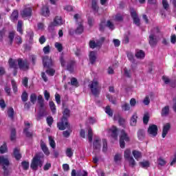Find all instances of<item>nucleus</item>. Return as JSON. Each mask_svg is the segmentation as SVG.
Here are the masks:
<instances>
[{
	"label": "nucleus",
	"mask_w": 176,
	"mask_h": 176,
	"mask_svg": "<svg viewBox=\"0 0 176 176\" xmlns=\"http://www.w3.org/2000/svg\"><path fill=\"white\" fill-rule=\"evenodd\" d=\"M159 32L157 28H155L153 32L149 36V43L151 46H155L157 43V38H156V33Z\"/></svg>",
	"instance_id": "6e6552de"
},
{
	"label": "nucleus",
	"mask_w": 176,
	"mask_h": 176,
	"mask_svg": "<svg viewBox=\"0 0 176 176\" xmlns=\"http://www.w3.org/2000/svg\"><path fill=\"white\" fill-rule=\"evenodd\" d=\"M56 49H57L58 52H63V44L60 43H55L54 45Z\"/></svg>",
	"instance_id": "79ce46f5"
},
{
	"label": "nucleus",
	"mask_w": 176,
	"mask_h": 176,
	"mask_svg": "<svg viewBox=\"0 0 176 176\" xmlns=\"http://www.w3.org/2000/svg\"><path fill=\"white\" fill-rule=\"evenodd\" d=\"M145 137V131L143 129H140L138 131V138L139 140H144V138Z\"/></svg>",
	"instance_id": "c85d7f7f"
},
{
	"label": "nucleus",
	"mask_w": 176,
	"mask_h": 176,
	"mask_svg": "<svg viewBox=\"0 0 176 176\" xmlns=\"http://www.w3.org/2000/svg\"><path fill=\"white\" fill-rule=\"evenodd\" d=\"M55 72H56V71L53 69H48L47 70H46V73L50 76H53V75H54Z\"/></svg>",
	"instance_id": "bf43d9fd"
},
{
	"label": "nucleus",
	"mask_w": 176,
	"mask_h": 176,
	"mask_svg": "<svg viewBox=\"0 0 176 176\" xmlns=\"http://www.w3.org/2000/svg\"><path fill=\"white\" fill-rule=\"evenodd\" d=\"M71 133H72V131L71 129L63 131V137L68 138V137H69V135H71Z\"/></svg>",
	"instance_id": "5fc2aeb1"
},
{
	"label": "nucleus",
	"mask_w": 176,
	"mask_h": 176,
	"mask_svg": "<svg viewBox=\"0 0 176 176\" xmlns=\"http://www.w3.org/2000/svg\"><path fill=\"white\" fill-rule=\"evenodd\" d=\"M14 114V111L13 110V108L8 109V115L9 118H10L11 119H13Z\"/></svg>",
	"instance_id": "864d4df0"
},
{
	"label": "nucleus",
	"mask_w": 176,
	"mask_h": 176,
	"mask_svg": "<svg viewBox=\"0 0 176 176\" xmlns=\"http://www.w3.org/2000/svg\"><path fill=\"white\" fill-rule=\"evenodd\" d=\"M41 147L43 152L45 153V155H46V156H49V155H50V151H49V148H47V146H46L45 142L41 141Z\"/></svg>",
	"instance_id": "6ab92c4d"
},
{
	"label": "nucleus",
	"mask_w": 176,
	"mask_h": 176,
	"mask_svg": "<svg viewBox=\"0 0 176 176\" xmlns=\"http://www.w3.org/2000/svg\"><path fill=\"white\" fill-rule=\"evenodd\" d=\"M30 127H31V124L28 122H25L23 133L26 135V137H32V133L28 132V129H30Z\"/></svg>",
	"instance_id": "dca6fc26"
},
{
	"label": "nucleus",
	"mask_w": 176,
	"mask_h": 176,
	"mask_svg": "<svg viewBox=\"0 0 176 176\" xmlns=\"http://www.w3.org/2000/svg\"><path fill=\"white\" fill-rule=\"evenodd\" d=\"M31 13H32V8L27 7L21 12V14L23 19H25V17H30Z\"/></svg>",
	"instance_id": "4468645a"
},
{
	"label": "nucleus",
	"mask_w": 176,
	"mask_h": 176,
	"mask_svg": "<svg viewBox=\"0 0 176 176\" xmlns=\"http://www.w3.org/2000/svg\"><path fill=\"white\" fill-rule=\"evenodd\" d=\"M157 163H158L159 166H166V164L167 162H166V160H164V159L160 157L157 160Z\"/></svg>",
	"instance_id": "3c124183"
},
{
	"label": "nucleus",
	"mask_w": 176,
	"mask_h": 176,
	"mask_svg": "<svg viewBox=\"0 0 176 176\" xmlns=\"http://www.w3.org/2000/svg\"><path fill=\"white\" fill-rule=\"evenodd\" d=\"M17 19H19V12L17 10H14L10 16V19L12 21H16Z\"/></svg>",
	"instance_id": "a878e982"
},
{
	"label": "nucleus",
	"mask_w": 176,
	"mask_h": 176,
	"mask_svg": "<svg viewBox=\"0 0 176 176\" xmlns=\"http://www.w3.org/2000/svg\"><path fill=\"white\" fill-rule=\"evenodd\" d=\"M0 166H2L4 170V175L7 176L9 174L8 168L9 167V159L6 156H0Z\"/></svg>",
	"instance_id": "20e7f679"
},
{
	"label": "nucleus",
	"mask_w": 176,
	"mask_h": 176,
	"mask_svg": "<svg viewBox=\"0 0 176 176\" xmlns=\"http://www.w3.org/2000/svg\"><path fill=\"white\" fill-rule=\"evenodd\" d=\"M17 63L20 69H22V71H27V69H28L30 67V63H28V60H23L21 59H19L17 61L16 60L10 59L9 65L10 68H14V69H17L18 68Z\"/></svg>",
	"instance_id": "f257e3e1"
},
{
	"label": "nucleus",
	"mask_w": 176,
	"mask_h": 176,
	"mask_svg": "<svg viewBox=\"0 0 176 176\" xmlns=\"http://www.w3.org/2000/svg\"><path fill=\"white\" fill-rule=\"evenodd\" d=\"M47 122L48 125L52 126V124H53V117H52V116L47 117Z\"/></svg>",
	"instance_id": "338daca9"
},
{
	"label": "nucleus",
	"mask_w": 176,
	"mask_h": 176,
	"mask_svg": "<svg viewBox=\"0 0 176 176\" xmlns=\"http://www.w3.org/2000/svg\"><path fill=\"white\" fill-rule=\"evenodd\" d=\"M104 111L109 116H113V112L109 106H107L104 109Z\"/></svg>",
	"instance_id": "72a5a7b5"
},
{
	"label": "nucleus",
	"mask_w": 176,
	"mask_h": 176,
	"mask_svg": "<svg viewBox=\"0 0 176 176\" xmlns=\"http://www.w3.org/2000/svg\"><path fill=\"white\" fill-rule=\"evenodd\" d=\"M113 19L115 20V21H122V20H123V15L122 14H117L113 17Z\"/></svg>",
	"instance_id": "e433bc0d"
},
{
	"label": "nucleus",
	"mask_w": 176,
	"mask_h": 176,
	"mask_svg": "<svg viewBox=\"0 0 176 176\" xmlns=\"http://www.w3.org/2000/svg\"><path fill=\"white\" fill-rule=\"evenodd\" d=\"M122 160V154H116L114 156V162L115 163H119Z\"/></svg>",
	"instance_id": "4c0bfd02"
},
{
	"label": "nucleus",
	"mask_w": 176,
	"mask_h": 176,
	"mask_svg": "<svg viewBox=\"0 0 176 176\" xmlns=\"http://www.w3.org/2000/svg\"><path fill=\"white\" fill-rule=\"evenodd\" d=\"M129 103L131 107H135V105L137 104V100H135V98H131Z\"/></svg>",
	"instance_id": "774afa93"
},
{
	"label": "nucleus",
	"mask_w": 176,
	"mask_h": 176,
	"mask_svg": "<svg viewBox=\"0 0 176 176\" xmlns=\"http://www.w3.org/2000/svg\"><path fill=\"white\" fill-rule=\"evenodd\" d=\"M151 102V99L149 98V96H146L144 99L143 100V103L144 105H149V103Z\"/></svg>",
	"instance_id": "680f3d73"
},
{
	"label": "nucleus",
	"mask_w": 176,
	"mask_h": 176,
	"mask_svg": "<svg viewBox=\"0 0 176 176\" xmlns=\"http://www.w3.org/2000/svg\"><path fill=\"white\" fill-rule=\"evenodd\" d=\"M71 83L72 86H76V87H78V80H76V78H72Z\"/></svg>",
	"instance_id": "69168bd1"
},
{
	"label": "nucleus",
	"mask_w": 176,
	"mask_h": 176,
	"mask_svg": "<svg viewBox=\"0 0 176 176\" xmlns=\"http://www.w3.org/2000/svg\"><path fill=\"white\" fill-rule=\"evenodd\" d=\"M43 64L44 68H50V67L53 65V60H52V58H49V56H45L43 58Z\"/></svg>",
	"instance_id": "ddd939ff"
},
{
	"label": "nucleus",
	"mask_w": 176,
	"mask_h": 176,
	"mask_svg": "<svg viewBox=\"0 0 176 176\" xmlns=\"http://www.w3.org/2000/svg\"><path fill=\"white\" fill-rule=\"evenodd\" d=\"M43 51L45 53V54H49L50 53V46L47 45V46L44 47L43 49Z\"/></svg>",
	"instance_id": "4d7b16f0"
},
{
	"label": "nucleus",
	"mask_w": 176,
	"mask_h": 176,
	"mask_svg": "<svg viewBox=\"0 0 176 176\" xmlns=\"http://www.w3.org/2000/svg\"><path fill=\"white\" fill-rule=\"evenodd\" d=\"M43 157L45 155L42 153L36 154L34 157L30 167L32 170H38V167H41L43 165Z\"/></svg>",
	"instance_id": "f03ea898"
},
{
	"label": "nucleus",
	"mask_w": 176,
	"mask_h": 176,
	"mask_svg": "<svg viewBox=\"0 0 176 176\" xmlns=\"http://www.w3.org/2000/svg\"><path fill=\"white\" fill-rule=\"evenodd\" d=\"M131 16L133 20L134 24H135V25H140V18L137 14V11H135V10L133 8L131 9Z\"/></svg>",
	"instance_id": "f8f14e48"
},
{
	"label": "nucleus",
	"mask_w": 176,
	"mask_h": 176,
	"mask_svg": "<svg viewBox=\"0 0 176 176\" xmlns=\"http://www.w3.org/2000/svg\"><path fill=\"white\" fill-rule=\"evenodd\" d=\"M75 32L76 34H82V32H83V25L81 23L78 24Z\"/></svg>",
	"instance_id": "f704fd0d"
},
{
	"label": "nucleus",
	"mask_w": 176,
	"mask_h": 176,
	"mask_svg": "<svg viewBox=\"0 0 176 176\" xmlns=\"http://www.w3.org/2000/svg\"><path fill=\"white\" fill-rule=\"evenodd\" d=\"M148 133L151 137H156L157 135V126L155 124L150 125L148 129Z\"/></svg>",
	"instance_id": "9b49d317"
},
{
	"label": "nucleus",
	"mask_w": 176,
	"mask_h": 176,
	"mask_svg": "<svg viewBox=\"0 0 176 176\" xmlns=\"http://www.w3.org/2000/svg\"><path fill=\"white\" fill-rule=\"evenodd\" d=\"M50 14V11H49V8L47 6L43 7L41 10V14H43V16H45L46 17L49 16Z\"/></svg>",
	"instance_id": "cd10ccee"
},
{
	"label": "nucleus",
	"mask_w": 176,
	"mask_h": 176,
	"mask_svg": "<svg viewBox=\"0 0 176 176\" xmlns=\"http://www.w3.org/2000/svg\"><path fill=\"white\" fill-rule=\"evenodd\" d=\"M94 96H98L100 94V87L98 86V81L94 80L91 84L89 85Z\"/></svg>",
	"instance_id": "423d86ee"
},
{
	"label": "nucleus",
	"mask_w": 176,
	"mask_h": 176,
	"mask_svg": "<svg viewBox=\"0 0 176 176\" xmlns=\"http://www.w3.org/2000/svg\"><path fill=\"white\" fill-rule=\"evenodd\" d=\"M125 142H129L130 141V138L129 137V135L126 133L124 131H121V135L120 137V148H124Z\"/></svg>",
	"instance_id": "0eeeda50"
},
{
	"label": "nucleus",
	"mask_w": 176,
	"mask_h": 176,
	"mask_svg": "<svg viewBox=\"0 0 176 176\" xmlns=\"http://www.w3.org/2000/svg\"><path fill=\"white\" fill-rule=\"evenodd\" d=\"M137 119H138V116H137V115L135 113L133 114L130 120L131 126H136L137 125Z\"/></svg>",
	"instance_id": "5701e85b"
},
{
	"label": "nucleus",
	"mask_w": 176,
	"mask_h": 176,
	"mask_svg": "<svg viewBox=\"0 0 176 176\" xmlns=\"http://www.w3.org/2000/svg\"><path fill=\"white\" fill-rule=\"evenodd\" d=\"M30 101L32 104H35V102H36V95L35 94H32L30 96Z\"/></svg>",
	"instance_id": "13d9d810"
},
{
	"label": "nucleus",
	"mask_w": 176,
	"mask_h": 176,
	"mask_svg": "<svg viewBox=\"0 0 176 176\" xmlns=\"http://www.w3.org/2000/svg\"><path fill=\"white\" fill-rule=\"evenodd\" d=\"M108 151V144L107 143V140H102V152H107Z\"/></svg>",
	"instance_id": "c9c22d12"
},
{
	"label": "nucleus",
	"mask_w": 176,
	"mask_h": 176,
	"mask_svg": "<svg viewBox=\"0 0 176 176\" xmlns=\"http://www.w3.org/2000/svg\"><path fill=\"white\" fill-rule=\"evenodd\" d=\"M149 122V114L145 113L143 117V123L144 124H148V122Z\"/></svg>",
	"instance_id": "de8ad7c7"
},
{
	"label": "nucleus",
	"mask_w": 176,
	"mask_h": 176,
	"mask_svg": "<svg viewBox=\"0 0 176 176\" xmlns=\"http://www.w3.org/2000/svg\"><path fill=\"white\" fill-rule=\"evenodd\" d=\"M124 157L126 162H128L129 163V166H131V167H134V166H135V160L131 156V151H130V149H126L124 152Z\"/></svg>",
	"instance_id": "39448f33"
},
{
	"label": "nucleus",
	"mask_w": 176,
	"mask_h": 176,
	"mask_svg": "<svg viewBox=\"0 0 176 176\" xmlns=\"http://www.w3.org/2000/svg\"><path fill=\"white\" fill-rule=\"evenodd\" d=\"M17 31L21 34H23V21H18Z\"/></svg>",
	"instance_id": "c756f323"
},
{
	"label": "nucleus",
	"mask_w": 176,
	"mask_h": 176,
	"mask_svg": "<svg viewBox=\"0 0 176 176\" xmlns=\"http://www.w3.org/2000/svg\"><path fill=\"white\" fill-rule=\"evenodd\" d=\"M13 155L16 160L21 159V154L20 153V149L15 148L14 149Z\"/></svg>",
	"instance_id": "4be33fe9"
},
{
	"label": "nucleus",
	"mask_w": 176,
	"mask_h": 176,
	"mask_svg": "<svg viewBox=\"0 0 176 176\" xmlns=\"http://www.w3.org/2000/svg\"><path fill=\"white\" fill-rule=\"evenodd\" d=\"M135 57L137 58H144L145 57V52L141 50H138L135 53Z\"/></svg>",
	"instance_id": "b1692460"
},
{
	"label": "nucleus",
	"mask_w": 176,
	"mask_h": 176,
	"mask_svg": "<svg viewBox=\"0 0 176 176\" xmlns=\"http://www.w3.org/2000/svg\"><path fill=\"white\" fill-rule=\"evenodd\" d=\"M104 41H105V38L102 37L100 38V41H94V40L90 41H89V47H91V49H94L98 46H100V45H101V43H102V42H104Z\"/></svg>",
	"instance_id": "2eb2a0df"
},
{
	"label": "nucleus",
	"mask_w": 176,
	"mask_h": 176,
	"mask_svg": "<svg viewBox=\"0 0 176 176\" xmlns=\"http://www.w3.org/2000/svg\"><path fill=\"white\" fill-rule=\"evenodd\" d=\"M89 58L91 64H94L96 60H97V52L92 51L89 52Z\"/></svg>",
	"instance_id": "f3484780"
},
{
	"label": "nucleus",
	"mask_w": 176,
	"mask_h": 176,
	"mask_svg": "<svg viewBox=\"0 0 176 176\" xmlns=\"http://www.w3.org/2000/svg\"><path fill=\"white\" fill-rule=\"evenodd\" d=\"M107 98L110 101V102H112V104H116V98L111 96L109 94L106 95Z\"/></svg>",
	"instance_id": "ea45409f"
},
{
	"label": "nucleus",
	"mask_w": 176,
	"mask_h": 176,
	"mask_svg": "<svg viewBox=\"0 0 176 176\" xmlns=\"http://www.w3.org/2000/svg\"><path fill=\"white\" fill-rule=\"evenodd\" d=\"M49 142H50V145L51 148H52V149H55L56 148V142H54V140H53V138H52V136H49Z\"/></svg>",
	"instance_id": "2f4dec72"
},
{
	"label": "nucleus",
	"mask_w": 176,
	"mask_h": 176,
	"mask_svg": "<svg viewBox=\"0 0 176 176\" xmlns=\"http://www.w3.org/2000/svg\"><path fill=\"white\" fill-rule=\"evenodd\" d=\"M162 5H163V8L164 9H166V10H167V9H168V2L167 1V0H162Z\"/></svg>",
	"instance_id": "0e129e2a"
},
{
	"label": "nucleus",
	"mask_w": 176,
	"mask_h": 176,
	"mask_svg": "<svg viewBox=\"0 0 176 176\" xmlns=\"http://www.w3.org/2000/svg\"><path fill=\"white\" fill-rule=\"evenodd\" d=\"M121 108L122 111H130V104L127 103H124L122 104Z\"/></svg>",
	"instance_id": "8fccbe9b"
},
{
	"label": "nucleus",
	"mask_w": 176,
	"mask_h": 176,
	"mask_svg": "<svg viewBox=\"0 0 176 176\" xmlns=\"http://www.w3.org/2000/svg\"><path fill=\"white\" fill-rule=\"evenodd\" d=\"M65 153L67 157H72V156H74V151H72V148H67Z\"/></svg>",
	"instance_id": "473e14b6"
},
{
	"label": "nucleus",
	"mask_w": 176,
	"mask_h": 176,
	"mask_svg": "<svg viewBox=\"0 0 176 176\" xmlns=\"http://www.w3.org/2000/svg\"><path fill=\"white\" fill-rule=\"evenodd\" d=\"M169 112L170 108L168 107V106H166L165 107L162 108L161 115L162 116H167Z\"/></svg>",
	"instance_id": "bb28decb"
},
{
	"label": "nucleus",
	"mask_w": 176,
	"mask_h": 176,
	"mask_svg": "<svg viewBox=\"0 0 176 176\" xmlns=\"http://www.w3.org/2000/svg\"><path fill=\"white\" fill-rule=\"evenodd\" d=\"M92 9L95 12H98V6H97V1L96 0L92 1Z\"/></svg>",
	"instance_id": "49530a36"
},
{
	"label": "nucleus",
	"mask_w": 176,
	"mask_h": 176,
	"mask_svg": "<svg viewBox=\"0 0 176 176\" xmlns=\"http://www.w3.org/2000/svg\"><path fill=\"white\" fill-rule=\"evenodd\" d=\"M162 79L164 82V83H166V85H170V86H171L172 87H175V81L174 82H171L170 80V78H168V77L164 76L162 77Z\"/></svg>",
	"instance_id": "aec40b11"
},
{
	"label": "nucleus",
	"mask_w": 176,
	"mask_h": 176,
	"mask_svg": "<svg viewBox=\"0 0 176 176\" xmlns=\"http://www.w3.org/2000/svg\"><path fill=\"white\" fill-rule=\"evenodd\" d=\"M107 131L110 137H112L114 140H118V128H116V126H113Z\"/></svg>",
	"instance_id": "9d476101"
},
{
	"label": "nucleus",
	"mask_w": 176,
	"mask_h": 176,
	"mask_svg": "<svg viewBox=\"0 0 176 176\" xmlns=\"http://www.w3.org/2000/svg\"><path fill=\"white\" fill-rule=\"evenodd\" d=\"M21 166L23 168V170H28V167H30V163L27 162H23L21 163Z\"/></svg>",
	"instance_id": "6e6d98bb"
},
{
	"label": "nucleus",
	"mask_w": 176,
	"mask_h": 176,
	"mask_svg": "<svg viewBox=\"0 0 176 176\" xmlns=\"http://www.w3.org/2000/svg\"><path fill=\"white\" fill-rule=\"evenodd\" d=\"M101 148V139L100 138H96L94 142V148L96 151H100Z\"/></svg>",
	"instance_id": "a211bd4d"
},
{
	"label": "nucleus",
	"mask_w": 176,
	"mask_h": 176,
	"mask_svg": "<svg viewBox=\"0 0 176 176\" xmlns=\"http://www.w3.org/2000/svg\"><path fill=\"white\" fill-rule=\"evenodd\" d=\"M88 140L89 142L93 141V130H91L90 128L88 129Z\"/></svg>",
	"instance_id": "a19ab883"
},
{
	"label": "nucleus",
	"mask_w": 176,
	"mask_h": 176,
	"mask_svg": "<svg viewBox=\"0 0 176 176\" xmlns=\"http://www.w3.org/2000/svg\"><path fill=\"white\" fill-rule=\"evenodd\" d=\"M38 103L39 104L41 108H43V97H42L41 95L38 96Z\"/></svg>",
	"instance_id": "c03bdc74"
},
{
	"label": "nucleus",
	"mask_w": 176,
	"mask_h": 176,
	"mask_svg": "<svg viewBox=\"0 0 176 176\" xmlns=\"http://www.w3.org/2000/svg\"><path fill=\"white\" fill-rule=\"evenodd\" d=\"M63 24H64V21H63L61 16H56L53 23H51L49 25V30H52L53 27H58V25H63Z\"/></svg>",
	"instance_id": "1a4fd4ad"
},
{
	"label": "nucleus",
	"mask_w": 176,
	"mask_h": 176,
	"mask_svg": "<svg viewBox=\"0 0 176 176\" xmlns=\"http://www.w3.org/2000/svg\"><path fill=\"white\" fill-rule=\"evenodd\" d=\"M11 83H12L14 93H17V85H16V82H14V80H12L11 81Z\"/></svg>",
	"instance_id": "e2e57ef3"
},
{
	"label": "nucleus",
	"mask_w": 176,
	"mask_h": 176,
	"mask_svg": "<svg viewBox=\"0 0 176 176\" xmlns=\"http://www.w3.org/2000/svg\"><path fill=\"white\" fill-rule=\"evenodd\" d=\"M6 152H8V148L6 144H4L0 147V153H5Z\"/></svg>",
	"instance_id": "603ef678"
},
{
	"label": "nucleus",
	"mask_w": 176,
	"mask_h": 176,
	"mask_svg": "<svg viewBox=\"0 0 176 176\" xmlns=\"http://www.w3.org/2000/svg\"><path fill=\"white\" fill-rule=\"evenodd\" d=\"M69 116V110L65 109L63 111V118L60 122H58L57 126L59 130H65V129H68L69 127V124H68V121L67 118Z\"/></svg>",
	"instance_id": "7ed1b4c3"
},
{
	"label": "nucleus",
	"mask_w": 176,
	"mask_h": 176,
	"mask_svg": "<svg viewBox=\"0 0 176 176\" xmlns=\"http://www.w3.org/2000/svg\"><path fill=\"white\" fill-rule=\"evenodd\" d=\"M168 130H170V124H166L164 126L163 131H162V138H166V135H167L168 133Z\"/></svg>",
	"instance_id": "412c9836"
},
{
	"label": "nucleus",
	"mask_w": 176,
	"mask_h": 176,
	"mask_svg": "<svg viewBox=\"0 0 176 176\" xmlns=\"http://www.w3.org/2000/svg\"><path fill=\"white\" fill-rule=\"evenodd\" d=\"M106 27H108V28H109V30H115V25L111 21H107Z\"/></svg>",
	"instance_id": "a18cd8bd"
},
{
	"label": "nucleus",
	"mask_w": 176,
	"mask_h": 176,
	"mask_svg": "<svg viewBox=\"0 0 176 176\" xmlns=\"http://www.w3.org/2000/svg\"><path fill=\"white\" fill-rule=\"evenodd\" d=\"M140 166L142 167V168H148L149 167V162L148 161H143L140 162Z\"/></svg>",
	"instance_id": "58836bf2"
},
{
	"label": "nucleus",
	"mask_w": 176,
	"mask_h": 176,
	"mask_svg": "<svg viewBox=\"0 0 176 176\" xmlns=\"http://www.w3.org/2000/svg\"><path fill=\"white\" fill-rule=\"evenodd\" d=\"M75 67V62L71 61L69 63H68L67 68L68 71L70 72H72L74 71V68Z\"/></svg>",
	"instance_id": "7c9ffc66"
},
{
	"label": "nucleus",
	"mask_w": 176,
	"mask_h": 176,
	"mask_svg": "<svg viewBox=\"0 0 176 176\" xmlns=\"http://www.w3.org/2000/svg\"><path fill=\"white\" fill-rule=\"evenodd\" d=\"M124 75L127 78H130L131 76V70L128 69L127 68L124 69Z\"/></svg>",
	"instance_id": "37998d69"
},
{
	"label": "nucleus",
	"mask_w": 176,
	"mask_h": 176,
	"mask_svg": "<svg viewBox=\"0 0 176 176\" xmlns=\"http://www.w3.org/2000/svg\"><path fill=\"white\" fill-rule=\"evenodd\" d=\"M50 107L52 113H56V104L54 102H50Z\"/></svg>",
	"instance_id": "09e8293b"
},
{
	"label": "nucleus",
	"mask_w": 176,
	"mask_h": 176,
	"mask_svg": "<svg viewBox=\"0 0 176 176\" xmlns=\"http://www.w3.org/2000/svg\"><path fill=\"white\" fill-rule=\"evenodd\" d=\"M21 98H22V101H23L24 102H25V101L28 100V94H27V92H23L22 94Z\"/></svg>",
	"instance_id": "052dcab7"
},
{
	"label": "nucleus",
	"mask_w": 176,
	"mask_h": 176,
	"mask_svg": "<svg viewBox=\"0 0 176 176\" xmlns=\"http://www.w3.org/2000/svg\"><path fill=\"white\" fill-rule=\"evenodd\" d=\"M132 153L136 160H140V159H141V157H142V153H141V152H140L138 151H133L132 152Z\"/></svg>",
	"instance_id": "393cba45"
}]
</instances>
